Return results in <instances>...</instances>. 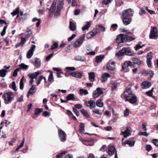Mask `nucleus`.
Here are the masks:
<instances>
[{"label": "nucleus", "mask_w": 158, "mask_h": 158, "mask_svg": "<svg viewBox=\"0 0 158 158\" xmlns=\"http://www.w3.org/2000/svg\"><path fill=\"white\" fill-rule=\"evenodd\" d=\"M64 0L59 1L57 5L56 2L54 1L52 3L48 12L50 17L54 15L55 18H57L60 15V10L64 6Z\"/></svg>", "instance_id": "f257e3e1"}, {"label": "nucleus", "mask_w": 158, "mask_h": 158, "mask_svg": "<svg viewBox=\"0 0 158 158\" xmlns=\"http://www.w3.org/2000/svg\"><path fill=\"white\" fill-rule=\"evenodd\" d=\"M124 96L126 100L129 102L131 103H134L137 101L136 97L132 93L130 89H127L124 92Z\"/></svg>", "instance_id": "f03ea898"}, {"label": "nucleus", "mask_w": 158, "mask_h": 158, "mask_svg": "<svg viewBox=\"0 0 158 158\" xmlns=\"http://www.w3.org/2000/svg\"><path fill=\"white\" fill-rule=\"evenodd\" d=\"M135 39L127 34H121L117 36L116 42L117 43L120 44L124 41H131L134 40Z\"/></svg>", "instance_id": "7ed1b4c3"}, {"label": "nucleus", "mask_w": 158, "mask_h": 158, "mask_svg": "<svg viewBox=\"0 0 158 158\" xmlns=\"http://www.w3.org/2000/svg\"><path fill=\"white\" fill-rule=\"evenodd\" d=\"M125 55L130 56H134L135 55V53L131 51L129 48H124L116 54V55L118 57Z\"/></svg>", "instance_id": "20e7f679"}, {"label": "nucleus", "mask_w": 158, "mask_h": 158, "mask_svg": "<svg viewBox=\"0 0 158 158\" xmlns=\"http://www.w3.org/2000/svg\"><path fill=\"white\" fill-rule=\"evenodd\" d=\"M14 93L12 92L4 93L2 96L4 103L7 104L10 103L14 99Z\"/></svg>", "instance_id": "39448f33"}, {"label": "nucleus", "mask_w": 158, "mask_h": 158, "mask_svg": "<svg viewBox=\"0 0 158 158\" xmlns=\"http://www.w3.org/2000/svg\"><path fill=\"white\" fill-rule=\"evenodd\" d=\"M85 35V34H83L80 38L76 41L73 44V46L74 48H78L81 45Z\"/></svg>", "instance_id": "423d86ee"}, {"label": "nucleus", "mask_w": 158, "mask_h": 158, "mask_svg": "<svg viewBox=\"0 0 158 158\" xmlns=\"http://www.w3.org/2000/svg\"><path fill=\"white\" fill-rule=\"evenodd\" d=\"M132 62L129 61H126L124 63L122 64V69L121 70L124 71L125 72H128V71L129 66H132Z\"/></svg>", "instance_id": "0eeeda50"}, {"label": "nucleus", "mask_w": 158, "mask_h": 158, "mask_svg": "<svg viewBox=\"0 0 158 158\" xmlns=\"http://www.w3.org/2000/svg\"><path fill=\"white\" fill-rule=\"evenodd\" d=\"M152 28L150 31L149 38L151 39H155L157 37V28L155 27H151Z\"/></svg>", "instance_id": "6e6552de"}, {"label": "nucleus", "mask_w": 158, "mask_h": 158, "mask_svg": "<svg viewBox=\"0 0 158 158\" xmlns=\"http://www.w3.org/2000/svg\"><path fill=\"white\" fill-rule=\"evenodd\" d=\"M58 133L59 138L60 140L62 142H65L67 136L65 132L60 129H59L58 131Z\"/></svg>", "instance_id": "1a4fd4ad"}, {"label": "nucleus", "mask_w": 158, "mask_h": 158, "mask_svg": "<svg viewBox=\"0 0 158 158\" xmlns=\"http://www.w3.org/2000/svg\"><path fill=\"white\" fill-rule=\"evenodd\" d=\"M103 92L102 89L100 88H97L96 90L94 91L93 93V96L94 98H96L99 97L102 94Z\"/></svg>", "instance_id": "9d476101"}, {"label": "nucleus", "mask_w": 158, "mask_h": 158, "mask_svg": "<svg viewBox=\"0 0 158 158\" xmlns=\"http://www.w3.org/2000/svg\"><path fill=\"white\" fill-rule=\"evenodd\" d=\"M133 10L129 9L125 10L123 11L122 14L123 17H127L132 16L133 15Z\"/></svg>", "instance_id": "9b49d317"}, {"label": "nucleus", "mask_w": 158, "mask_h": 158, "mask_svg": "<svg viewBox=\"0 0 158 158\" xmlns=\"http://www.w3.org/2000/svg\"><path fill=\"white\" fill-rule=\"evenodd\" d=\"M131 128L127 127L125 131H121L120 135H123L124 138H127L131 135Z\"/></svg>", "instance_id": "f8f14e48"}, {"label": "nucleus", "mask_w": 158, "mask_h": 158, "mask_svg": "<svg viewBox=\"0 0 158 158\" xmlns=\"http://www.w3.org/2000/svg\"><path fill=\"white\" fill-rule=\"evenodd\" d=\"M36 46L35 45H31L30 49L28 51L27 54V57L28 59L31 58L34 52L35 48Z\"/></svg>", "instance_id": "ddd939ff"}, {"label": "nucleus", "mask_w": 158, "mask_h": 158, "mask_svg": "<svg viewBox=\"0 0 158 158\" xmlns=\"http://www.w3.org/2000/svg\"><path fill=\"white\" fill-rule=\"evenodd\" d=\"M42 74V71L39 70L33 73H29L28 77L31 79H34L36 78L37 76Z\"/></svg>", "instance_id": "4468645a"}, {"label": "nucleus", "mask_w": 158, "mask_h": 158, "mask_svg": "<svg viewBox=\"0 0 158 158\" xmlns=\"http://www.w3.org/2000/svg\"><path fill=\"white\" fill-rule=\"evenodd\" d=\"M115 62L109 61L107 64L106 68L108 70H114L115 68Z\"/></svg>", "instance_id": "2eb2a0df"}, {"label": "nucleus", "mask_w": 158, "mask_h": 158, "mask_svg": "<svg viewBox=\"0 0 158 158\" xmlns=\"http://www.w3.org/2000/svg\"><path fill=\"white\" fill-rule=\"evenodd\" d=\"M87 106L89 107L91 109L95 108L96 107L95 102L94 100H90L85 103Z\"/></svg>", "instance_id": "dca6fc26"}, {"label": "nucleus", "mask_w": 158, "mask_h": 158, "mask_svg": "<svg viewBox=\"0 0 158 158\" xmlns=\"http://www.w3.org/2000/svg\"><path fill=\"white\" fill-rule=\"evenodd\" d=\"M135 143V141L129 139L125 141L124 142H123L122 143V144L123 146H125L126 144H127L130 147H133L134 146Z\"/></svg>", "instance_id": "f3484780"}, {"label": "nucleus", "mask_w": 158, "mask_h": 158, "mask_svg": "<svg viewBox=\"0 0 158 158\" xmlns=\"http://www.w3.org/2000/svg\"><path fill=\"white\" fill-rule=\"evenodd\" d=\"M65 69L68 70V71L66 72L65 74L66 77H67L68 75L72 76L71 74L73 73V72H71L69 71H74L76 69L75 67H67L65 68Z\"/></svg>", "instance_id": "a211bd4d"}, {"label": "nucleus", "mask_w": 158, "mask_h": 158, "mask_svg": "<svg viewBox=\"0 0 158 158\" xmlns=\"http://www.w3.org/2000/svg\"><path fill=\"white\" fill-rule=\"evenodd\" d=\"M152 58V55L151 52L148 53L147 56V63L148 67L152 66L151 60Z\"/></svg>", "instance_id": "6ab92c4d"}, {"label": "nucleus", "mask_w": 158, "mask_h": 158, "mask_svg": "<svg viewBox=\"0 0 158 158\" xmlns=\"http://www.w3.org/2000/svg\"><path fill=\"white\" fill-rule=\"evenodd\" d=\"M85 51L86 54L88 55L94 56L95 54V52L93 51L92 48L89 47H87Z\"/></svg>", "instance_id": "aec40b11"}, {"label": "nucleus", "mask_w": 158, "mask_h": 158, "mask_svg": "<svg viewBox=\"0 0 158 158\" xmlns=\"http://www.w3.org/2000/svg\"><path fill=\"white\" fill-rule=\"evenodd\" d=\"M141 85L143 86V88L145 89L149 88L151 86V84L150 82L145 81L142 82Z\"/></svg>", "instance_id": "412c9836"}, {"label": "nucleus", "mask_w": 158, "mask_h": 158, "mask_svg": "<svg viewBox=\"0 0 158 158\" xmlns=\"http://www.w3.org/2000/svg\"><path fill=\"white\" fill-rule=\"evenodd\" d=\"M131 21V19L130 18L123 17V22L124 24L125 25L129 24Z\"/></svg>", "instance_id": "4be33fe9"}, {"label": "nucleus", "mask_w": 158, "mask_h": 158, "mask_svg": "<svg viewBox=\"0 0 158 158\" xmlns=\"http://www.w3.org/2000/svg\"><path fill=\"white\" fill-rule=\"evenodd\" d=\"M110 77V75L109 73H104L102 76V82H106L107 81L108 78Z\"/></svg>", "instance_id": "5701e85b"}, {"label": "nucleus", "mask_w": 158, "mask_h": 158, "mask_svg": "<svg viewBox=\"0 0 158 158\" xmlns=\"http://www.w3.org/2000/svg\"><path fill=\"white\" fill-rule=\"evenodd\" d=\"M72 76L74 77L81 79L82 77V74L79 72H73L71 74Z\"/></svg>", "instance_id": "b1692460"}, {"label": "nucleus", "mask_w": 158, "mask_h": 158, "mask_svg": "<svg viewBox=\"0 0 158 158\" xmlns=\"http://www.w3.org/2000/svg\"><path fill=\"white\" fill-rule=\"evenodd\" d=\"M89 80L91 81H93L95 80V73L93 72L89 73Z\"/></svg>", "instance_id": "393cba45"}, {"label": "nucleus", "mask_w": 158, "mask_h": 158, "mask_svg": "<svg viewBox=\"0 0 158 158\" xmlns=\"http://www.w3.org/2000/svg\"><path fill=\"white\" fill-rule=\"evenodd\" d=\"M35 61L34 63L35 65L38 68L40 67L41 66V60H40L37 58H35L34 59Z\"/></svg>", "instance_id": "a878e982"}, {"label": "nucleus", "mask_w": 158, "mask_h": 158, "mask_svg": "<svg viewBox=\"0 0 158 158\" xmlns=\"http://www.w3.org/2000/svg\"><path fill=\"white\" fill-rule=\"evenodd\" d=\"M69 29L72 31H74L76 30V26L75 24L71 21L70 22Z\"/></svg>", "instance_id": "bb28decb"}, {"label": "nucleus", "mask_w": 158, "mask_h": 158, "mask_svg": "<svg viewBox=\"0 0 158 158\" xmlns=\"http://www.w3.org/2000/svg\"><path fill=\"white\" fill-rule=\"evenodd\" d=\"M85 131V125L83 123H81L79 126V131L81 134L84 133Z\"/></svg>", "instance_id": "cd10ccee"}, {"label": "nucleus", "mask_w": 158, "mask_h": 158, "mask_svg": "<svg viewBox=\"0 0 158 158\" xmlns=\"http://www.w3.org/2000/svg\"><path fill=\"white\" fill-rule=\"evenodd\" d=\"M115 151V148L114 146H112L108 148V154L111 155Z\"/></svg>", "instance_id": "c85d7f7f"}, {"label": "nucleus", "mask_w": 158, "mask_h": 158, "mask_svg": "<svg viewBox=\"0 0 158 158\" xmlns=\"http://www.w3.org/2000/svg\"><path fill=\"white\" fill-rule=\"evenodd\" d=\"M132 60L133 61L134 64H137L138 65H140L141 64L140 60L137 58L133 57L132 58Z\"/></svg>", "instance_id": "c756f323"}, {"label": "nucleus", "mask_w": 158, "mask_h": 158, "mask_svg": "<svg viewBox=\"0 0 158 158\" xmlns=\"http://www.w3.org/2000/svg\"><path fill=\"white\" fill-rule=\"evenodd\" d=\"M75 60H76L84 61L85 60V57L78 55L75 56Z\"/></svg>", "instance_id": "7c9ffc66"}, {"label": "nucleus", "mask_w": 158, "mask_h": 158, "mask_svg": "<svg viewBox=\"0 0 158 158\" xmlns=\"http://www.w3.org/2000/svg\"><path fill=\"white\" fill-rule=\"evenodd\" d=\"M96 106L99 107H101L103 106V103L101 99H99L97 100L96 104Z\"/></svg>", "instance_id": "2f4dec72"}, {"label": "nucleus", "mask_w": 158, "mask_h": 158, "mask_svg": "<svg viewBox=\"0 0 158 158\" xmlns=\"http://www.w3.org/2000/svg\"><path fill=\"white\" fill-rule=\"evenodd\" d=\"M81 111L84 116H85L87 118H90V116L86 110L82 109L81 110Z\"/></svg>", "instance_id": "473e14b6"}, {"label": "nucleus", "mask_w": 158, "mask_h": 158, "mask_svg": "<svg viewBox=\"0 0 158 158\" xmlns=\"http://www.w3.org/2000/svg\"><path fill=\"white\" fill-rule=\"evenodd\" d=\"M104 58V56L102 55L97 56L96 58V62L97 63H99L102 61Z\"/></svg>", "instance_id": "72a5a7b5"}, {"label": "nucleus", "mask_w": 158, "mask_h": 158, "mask_svg": "<svg viewBox=\"0 0 158 158\" xmlns=\"http://www.w3.org/2000/svg\"><path fill=\"white\" fill-rule=\"evenodd\" d=\"M19 7H17L16 9L14 10L11 14L13 16H14L16 15H17V18H18L19 16Z\"/></svg>", "instance_id": "f704fd0d"}, {"label": "nucleus", "mask_w": 158, "mask_h": 158, "mask_svg": "<svg viewBox=\"0 0 158 158\" xmlns=\"http://www.w3.org/2000/svg\"><path fill=\"white\" fill-rule=\"evenodd\" d=\"M35 87H34V85H32L31 87L29 90L28 92V94H33L35 92Z\"/></svg>", "instance_id": "c9c22d12"}, {"label": "nucleus", "mask_w": 158, "mask_h": 158, "mask_svg": "<svg viewBox=\"0 0 158 158\" xmlns=\"http://www.w3.org/2000/svg\"><path fill=\"white\" fill-rule=\"evenodd\" d=\"M7 71L4 69H2L0 70V76L2 77H4L6 75V73Z\"/></svg>", "instance_id": "e433bc0d"}, {"label": "nucleus", "mask_w": 158, "mask_h": 158, "mask_svg": "<svg viewBox=\"0 0 158 158\" xmlns=\"http://www.w3.org/2000/svg\"><path fill=\"white\" fill-rule=\"evenodd\" d=\"M67 98H68V100H69L73 101L75 99L74 95L73 94H70L68 95Z\"/></svg>", "instance_id": "4c0bfd02"}, {"label": "nucleus", "mask_w": 158, "mask_h": 158, "mask_svg": "<svg viewBox=\"0 0 158 158\" xmlns=\"http://www.w3.org/2000/svg\"><path fill=\"white\" fill-rule=\"evenodd\" d=\"M110 84L112 85V89L113 90H115L117 88V84L115 81H111L110 82Z\"/></svg>", "instance_id": "58836bf2"}, {"label": "nucleus", "mask_w": 158, "mask_h": 158, "mask_svg": "<svg viewBox=\"0 0 158 158\" xmlns=\"http://www.w3.org/2000/svg\"><path fill=\"white\" fill-rule=\"evenodd\" d=\"M90 26V25L89 23L88 22H87L86 23V24L85 25L84 27H82V31H84L86 30H88Z\"/></svg>", "instance_id": "ea45409f"}, {"label": "nucleus", "mask_w": 158, "mask_h": 158, "mask_svg": "<svg viewBox=\"0 0 158 158\" xmlns=\"http://www.w3.org/2000/svg\"><path fill=\"white\" fill-rule=\"evenodd\" d=\"M141 42H139V43L134 47V48L136 50H137L139 49L142 48L144 46V44H143L141 46L140 45Z\"/></svg>", "instance_id": "a19ab883"}, {"label": "nucleus", "mask_w": 158, "mask_h": 158, "mask_svg": "<svg viewBox=\"0 0 158 158\" xmlns=\"http://www.w3.org/2000/svg\"><path fill=\"white\" fill-rule=\"evenodd\" d=\"M48 71L50 72V74L49 75L48 78V80L50 81H52L53 79V73L52 71L48 70Z\"/></svg>", "instance_id": "79ce46f5"}, {"label": "nucleus", "mask_w": 158, "mask_h": 158, "mask_svg": "<svg viewBox=\"0 0 158 158\" xmlns=\"http://www.w3.org/2000/svg\"><path fill=\"white\" fill-rule=\"evenodd\" d=\"M19 66V68H20V69H27L29 67V66L26 65L23 63H22L20 64Z\"/></svg>", "instance_id": "37998d69"}, {"label": "nucleus", "mask_w": 158, "mask_h": 158, "mask_svg": "<svg viewBox=\"0 0 158 158\" xmlns=\"http://www.w3.org/2000/svg\"><path fill=\"white\" fill-rule=\"evenodd\" d=\"M23 77H23L21 79L20 82V89L22 90L23 89L24 87Z\"/></svg>", "instance_id": "c03bdc74"}, {"label": "nucleus", "mask_w": 158, "mask_h": 158, "mask_svg": "<svg viewBox=\"0 0 158 158\" xmlns=\"http://www.w3.org/2000/svg\"><path fill=\"white\" fill-rule=\"evenodd\" d=\"M42 112V109L39 108H36L35 110V114L36 115H39Z\"/></svg>", "instance_id": "a18cd8bd"}, {"label": "nucleus", "mask_w": 158, "mask_h": 158, "mask_svg": "<svg viewBox=\"0 0 158 158\" xmlns=\"http://www.w3.org/2000/svg\"><path fill=\"white\" fill-rule=\"evenodd\" d=\"M27 38H26V36L25 37H22L21 38V41L20 43V46L22 47H23L24 46V45L26 41V39Z\"/></svg>", "instance_id": "49530a36"}, {"label": "nucleus", "mask_w": 158, "mask_h": 158, "mask_svg": "<svg viewBox=\"0 0 158 158\" xmlns=\"http://www.w3.org/2000/svg\"><path fill=\"white\" fill-rule=\"evenodd\" d=\"M80 140L81 141H82L84 144L85 145H87L85 144V143L86 142H93L94 141V140L92 139H91L89 140H83V139H80Z\"/></svg>", "instance_id": "de8ad7c7"}, {"label": "nucleus", "mask_w": 158, "mask_h": 158, "mask_svg": "<svg viewBox=\"0 0 158 158\" xmlns=\"http://www.w3.org/2000/svg\"><path fill=\"white\" fill-rule=\"evenodd\" d=\"M26 32L28 33V34L27 35L26 38H28L32 34L31 29L28 28L27 29Z\"/></svg>", "instance_id": "09e8293b"}, {"label": "nucleus", "mask_w": 158, "mask_h": 158, "mask_svg": "<svg viewBox=\"0 0 158 158\" xmlns=\"http://www.w3.org/2000/svg\"><path fill=\"white\" fill-rule=\"evenodd\" d=\"M80 92L81 94H84L85 95L88 94V91L85 89H81L80 90Z\"/></svg>", "instance_id": "8fccbe9b"}, {"label": "nucleus", "mask_w": 158, "mask_h": 158, "mask_svg": "<svg viewBox=\"0 0 158 158\" xmlns=\"http://www.w3.org/2000/svg\"><path fill=\"white\" fill-rule=\"evenodd\" d=\"M91 34L92 35V36L93 37L97 33L99 32V31L98 30H97V28H96L94 30H92V31L90 32Z\"/></svg>", "instance_id": "3c124183"}, {"label": "nucleus", "mask_w": 158, "mask_h": 158, "mask_svg": "<svg viewBox=\"0 0 158 158\" xmlns=\"http://www.w3.org/2000/svg\"><path fill=\"white\" fill-rule=\"evenodd\" d=\"M98 28H97V30H98V31H99V32L100 31H105V27H103L102 25H98Z\"/></svg>", "instance_id": "603ef678"}, {"label": "nucleus", "mask_w": 158, "mask_h": 158, "mask_svg": "<svg viewBox=\"0 0 158 158\" xmlns=\"http://www.w3.org/2000/svg\"><path fill=\"white\" fill-rule=\"evenodd\" d=\"M67 152V151H64V152H61L60 153V154L57 155L56 156V158H60L63 155L65 154Z\"/></svg>", "instance_id": "864d4df0"}, {"label": "nucleus", "mask_w": 158, "mask_h": 158, "mask_svg": "<svg viewBox=\"0 0 158 158\" xmlns=\"http://www.w3.org/2000/svg\"><path fill=\"white\" fill-rule=\"evenodd\" d=\"M147 125V123L146 122H143L142 123V127L143 130L146 131H147L146 127Z\"/></svg>", "instance_id": "5fc2aeb1"}, {"label": "nucleus", "mask_w": 158, "mask_h": 158, "mask_svg": "<svg viewBox=\"0 0 158 158\" xmlns=\"http://www.w3.org/2000/svg\"><path fill=\"white\" fill-rule=\"evenodd\" d=\"M146 73L147 74L149 75L150 77H152L153 75V71L150 70H148L146 72Z\"/></svg>", "instance_id": "6e6d98bb"}, {"label": "nucleus", "mask_w": 158, "mask_h": 158, "mask_svg": "<svg viewBox=\"0 0 158 158\" xmlns=\"http://www.w3.org/2000/svg\"><path fill=\"white\" fill-rule=\"evenodd\" d=\"M7 27V26H5L3 28V29L2 31L1 32V35L2 36H3L5 35L6 32V29Z\"/></svg>", "instance_id": "4d7b16f0"}, {"label": "nucleus", "mask_w": 158, "mask_h": 158, "mask_svg": "<svg viewBox=\"0 0 158 158\" xmlns=\"http://www.w3.org/2000/svg\"><path fill=\"white\" fill-rule=\"evenodd\" d=\"M20 70V68H17L16 69H15L13 73V77H15L17 75V72L18 71H19Z\"/></svg>", "instance_id": "13d9d810"}, {"label": "nucleus", "mask_w": 158, "mask_h": 158, "mask_svg": "<svg viewBox=\"0 0 158 158\" xmlns=\"http://www.w3.org/2000/svg\"><path fill=\"white\" fill-rule=\"evenodd\" d=\"M154 89V88H153L151 90H149L147 92H146V94H147L148 96H149L150 97H153V96L152 95V92L153 91V90Z\"/></svg>", "instance_id": "bf43d9fd"}, {"label": "nucleus", "mask_w": 158, "mask_h": 158, "mask_svg": "<svg viewBox=\"0 0 158 158\" xmlns=\"http://www.w3.org/2000/svg\"><path fill=\"white\" fill-rule=\"evenodd\" d=\"M58 47V44L57 43H55L53 44L51 46V49L52 50L57 48Z\"/></svg>", "instance_id": "052dcab7"}, {"label": "nucleus", "mask_w": 158, "mask_h": 158, "mask_svg": "<svg viewBox=\"0 0 158 158\" xmlns=\"http://www.w3.org/2000/svg\"><path fill=\"white\" fill-rule=\"evenodd\" d=\"M152 142L155 146H158V139H154L152 140Z\"/></svg>", "instance_id": "680f3d73"}, {"label": "nucleus", "mask_w": 158, "mask_h": 158, "mask_svg": "<svg viewBox=\"0 0 158 158\" xmlns=\"http://www.w3.org/2000/svg\"><path fill=\"white\" fill-rule=\"evenodd\" d=\"M12 89L15 91H16L17 90V89L16 88L15 83V81H13L12 83Z\"/></svg>", "instance_id": "e2e57ef3"}, {"label": "nucleus", "mask_w": 158, "mask_h": 158, "mask_svg": "<svg viewBox=\"0 0 158 158\" xmlns=\"http://www.w3.org/2000/svg\"><path fill=\"white\" fill-rule=\"evenodd\" d=\"M43 76H40L39 77V79L36 82V84L37 85L40 84L42 80L43 79Z\"/></svg>", "instance_id": "0e129e2a"}, {"label": "nucleus", "mask_w": 158, "mask_h": 158, "mask_svg": "<svg viewBox=\"0 0 158 158\" xmlns=\"http://www.w3.org/2000/svg\"><path fill=\"white\" fill-rule=\"evenodd\" d=\"M23 96L21 95L17 98V100L18 102H21L23 101Z\"/></svg>", "instance_id": "69168bd1"}, {"label": "nucleus", "mask_w": 158, "mask_h": 158, "mask_svg": "<svg viewBox=\"0 0 158 158\" xmlns=\"http://www.w3.org/2000/svg\"><path fill=\"white\" fill-rule=\"evenodd\" d=\"M146 150L149 152L152 150V146L148 144L146 146Z\"/></svg>", "instance_id": "338daca9"}, {"label": "nucleus", "mask_w": 158, "mask_h": 158, "mask_svg": "<svg viewBox=\"0 0 158 158\" xmlns=\"http://www.w3.org/2000/svg\"><path fill=\"white\" fill-rule=\"evenodd\" d=\"M139 135H143L146 137H147L149 134L146 132H140L139 133Z\"/></svg>", "instance_id": "774afa93"}]
</instances>
